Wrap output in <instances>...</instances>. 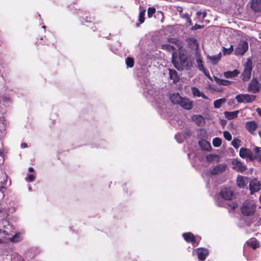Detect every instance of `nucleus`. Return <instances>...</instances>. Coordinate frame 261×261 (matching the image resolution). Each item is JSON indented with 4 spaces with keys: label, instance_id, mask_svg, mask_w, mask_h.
Here are the masks:
<instances>
[{
    "label": "nucleus",
    "instance_id": "12",
    "mask_svg": "<svg viewBox=\"0 0 261 261\" xmlns=\"http://www.w3.org/2000/svg\"><path fill=\"white\" fill-rule=\"evenodd\" d=\"M179 105L185 109L188 110L192 108V102L186 98L181 97Z\"/></svg>",
    "mask_w": 261,
    "mask_h": 261
},
{
    "label": "nucleus",
    "instance_id": "11",
    "mask_svg": "<svg viewBox=\"0 0 261 261\" xmlns=\"http://www.w3.org/2000/svg\"><path fill=\"white\" fill-rule=\"evenodd\" d=\"M220 195L225 200H230L232 196V193L229 189L225 188L220 191Z\"/></svg>",
    "mask_w": 261,
    "mask_h": 261
},
{
    "label": "nucleus",
    "instance_id": "39",
    "mask_svg": "<svg viewBox=\"0 0 261 261\" xmlns=\"http://www.w3.org/2000/svg\"><path fill=\"white\" fill-rule=\"evenodd\" d=\"M155 9L154 7H149L148 9L147 15L148 17H151L152 15L155 13Z\"/></svg>",
    "mask_w": 261,
    "mask_h": 261
},
{
    "label": "nucleus",
    "instance_id": "29",
    "mask_svg": "<svg viewBox=\"0 0 261 261\" xmlns=\"http://www.w3.org/2000/svg\"><path fill=\"white\" fill-rule=\"evenodd\" d=\"M226 100L225 98H220L215 100L214 102V106L215 108H219L221 107V105L225 103Z\"/></svg>",
    "mask_w": 261,
    "mask_h": 261
},
{
    "label": "nucleus",
    "instance_id": "13",
    "mask_svg": "<svg viewBox=\"0 0 261 261\" xmlns=\"http://www.w3.org/2000/svg\"><path fill=\"white\" fill-rule=\"evenodd\" d=\"M198 257L201 260H204L208 254L207 250L204 248H198L196 249Z\"/></svg>",
    "mask_w": 261,
    "mask_h": 261
},
{
    "label": "nucleus",
    "instance_id": "16",
    "mask_svg": "<svg viewBox=\"0 0 261 261\" xmlns=\"http://www.w3.org/2000/svg\"><path fill=\"white\" fill-rule=\"evenodd\" d=\"M192 94L195 97H202L204 99H208V97L196 87H192L191 88Z\"/></svg>",
    "mask_w": 261,
    "mask_h": 261
},
{
    "label": "nucleus",
    "instance_id": "23",
    "mask_svg": "<svg viewBox=\"0 0 261 261\" xmlns=\"http://www.w3.org/2000/svg\"><path fill=\"white\" fill-rule=\"evenodd\" d=\"M221 58V53L220 52L217 56H207V58L211 61L213 64H216Z\"/></svg>",
    "mask_w": 261,
    "mask_h": 261
},
{
    "label": "nucleus",
    "instance_id": "18",
    "mask_svg": "<svg viewBox=\"0 0 261 261\" xmlns=\"http://www.w3.org/2000/svg\"><path fill=\"white\" fill-rule=\"evenodd\" d=\"M239 74V71L237 69L233 71H227L223 73V75L225 78L231 79L237 76Z\"/></svg>",
    "mask_w": 261,
    "mask_h": 261
},
{
    "label": "nucleus",
    "instance_id": "9",
    "mask_svg": "<svg viewBox=\"0 0 261 261\" xmlns=\"http://www.w3.org/2000/svg\"><path fill=\"white\" fill-rule=\"evenodd\" d=\"M226 168V166L224 164H219L213 169H211V173L213 175H218L223 173Z\"/></svg>",
    "mask_w": 261,
    "mask_h": 261
},
{
    "label": "nucleus",
    "instance_id": "48",
    "mask_svg": "<svg viewBox=\"0 0 261 261\" xmlns=\"http://www.w3.org/2000/svg\"><path fill=\"white\" fill-rule=\"evenodd\" d=\"M256 111L257 112V113L261 116V109L259 108H257L256 110Z\"/></svg>",
    "mask_w": 261,
    "mask_h": 261
},
{
    "label": "nucleus",
    "instance_id": "28",
    "mask_svg": "<svg viewBox=\"0 0 261 261\" xmlns=\"http://www.w3.org/2000/svg\"><path fill=\"white\" fill-rule=\"evenodd\" d=\"M206 160L209 162H212L214 161L218 162L219 156L217 155L210 154L206 156Z\"/></svg>",
    "mask_w": 261,
    "mask_h": 261
},
{
    "label": "nucleus",
    "instance_id": "24",
    "mask_svg": "<svg viewBox=\"0 0 261 261\" xmlns=\"http://www.w3.org/2000/svg\"><path fill=\"white\" fill-rule=\"evenodd\" d=\"M198 144L204 150H208L211 148L210 144L205 140H201L199 141Z\"/></svg>",
    "mask_w": 261,
    "mask_h": 261
},
{
    "label": "nucleus",
    "instance_id": "40",
    "mask_svg": "<svg viewBox=\"0 0 261 261\" xmlns=\"http://www.w3.org/2000/svg\"><path fill=\"white\" fill-rule=\"evenodd\" d=\"M223 135L225 139L227 140L230 141L231 140V135L228 131H224Z\"/></svg>",
    "mask_w": 261,
    "mask_h": 261
},
{
    "label": "nucleus",
    "instance_id": "3",
    "mask_svg": "<svg viewBox=\"0 0 261 261\" xmlns=\"http://www.w3.org/2000/svg\"><path fill=\"white\" fill-rule=\"evenodd\" d=\"M256 96L248 94H239L236 96V99L239 103H251L254 101Z\"/></svg>",
    "mask_w": 261,
    "mask_h": 261
},
{
    "label": "nucleus",
    "instance_id": "55",
    "mask_svg": "<svg viewBox=\"0 0 261 261\" xmlns=\"http://www.w3.org/2000/svg\"><path fill=\"white\" fill-rule=\"evenodd\" d=\"M259 201H260V203H261V195L259 197Z\"/></svg>",
    "mask_w": 261,
    "mask_h": 261
},
{
    "label": "nucleus",
    "instance_id": "8",
    "mask_svg": "<svg viewBox=\"0 0 261 261\" xmlns=\"http://www.w3.org/2000/svg\"><path fill=\"white\" fill-rule=\"evenodd\" d=\"M260 184L256 179H253L250 181L249 189L251 194L258 192L260 189Z\"/></svg>",
    "mask_w": 261,
    "mask_h": 261
},
{
    "label": "nucleus",
    "instance_id": "14",
    "mask_svg": "<svg viewBox=\"0 0 261 261\" xmlns=\"http://www.w3.org/2000/svg\"><path fill=\"white\" fill-rule=\"evenodd\" d=\"M192 119L199 126H203L205 123L204 118L201 115H194Z\"/></svg>",
    "mask_w": 261,
    "mask_h": 261
},
{
    "label": "nucleus",
    "instance_id": "35",
    "mask_svg": "<svg viewBox=\"0 0 261 261\" xmlns=\"http://www.w3.org/2000/svg\"><path fill=\"white\" fill-rule=\"evenodd\" d=\"M213 144L216 147H219L221 144V140L219 138H215L213 140Z\"/></svg>",
    "mask_w": 261,
    "mask_h": 261
},
{
    "label": "nucleus",
    "instance_id": "38",
    "mask_svg": "<svg viewBox=\"0 0 261 261\" xmlns=\"http://www.w3.org/2000/svg\"><path fill=\"white\" fill-rule=\"evenodd\" d=\"M145 13V10H142L140 12L139 20L140 23H143L144 21V15Z\"/></svg>",
    "mask_w": 261,
    "mask_h": 261
},
{
    "label": "nucleus",
    "instance_id": "6",
    "mask_svg": "<svg viewBox=\"0 0 261 261\" xmlns=\"http://www.w3.org/2000/svg\"><path fill=\"white\" fill-rule=\"evenodd\" d=\"M248 44L246 41L241 40L239 42L237 48L236 49V55H243L248 50Z\"/></svg>",
    "mask_w": 261,
    "mask_h": 261
},
{
    "label": "nucleus",
    "instance_id": "50",
    "mask_svg": "<svg viewBox=\"0 0 261 261\" xmlns=\"http://www.w3.org/2000/svg\"><path fill=\"white\" fill-rule=\"evenodd\" d=\"M202 18L204 19L206 17V13L205 12H203L202 13Z\"/></svg>",
    "mask_w": 261,
    "mask_h": 261
},
{
    "label": "nucleus",
    "instance_id": "2",
    "mask_svg": "<svg viewBox=\"0 0 261 261\" xmlns=\"http://www.w3.org/2000/svg\"><path fill=\"white\" fill-rule=\"evenodd\" d=\"M256 205L253 201H245L241 207L242 213L245 216H252L254 214Z\"/></svg>",
    "mask_w": 261,
    "mask_h": 261
},
{
    "label": "nucleus",
    "instance_id": "36",
    "mask_svg": "<svg viewBox=\"0 0 261 261\" xmlns=\"http://www.w3.org/2000/svg\"><path fill=\"white\" fill-rule=\"evenodd\" d=\"M231 145L236 149L238 148L241 145V141L239 139H233L231 142Z\"/></svg>",
    "mask_w": 261,
    "mask_h": 261
},
{
    "label": "nucleus",
    "instance_id": "1",
    "mask_svg": "<svg viewBox=\"0 0 261 261\" xmlns=\"http://www.w3.org/2000/svg\"><path fill=\"white\" fill-rule=\"evenodd\" d=\"M180 63L176 61L174 57V53L172 54V62L174 66L178 70H182L184 69H189L191 67V62L186 58L180 56L179 58Z\"/></svg>",
    "mask_w": 261,
    "mask_h": 261
},
{
    "label": "nucleus",
    "instance_id": "26",
    "mask_svg": "<svg viewBox=\"0 0 261 261\" xmlns=\"http://www.w3.org/2000/svg\"><path fill=\"white\" fill-rule=\"evenodd\" d=\"M214 79L215 82L219 85L228 86L231 84V82L228 80L221 79L216 76L214 77Z\"/></svg>",
    "mask_w": 261,
    "mask_h": 261
},
{
    "label": "nucleus",
    "instance_id": "49",
    "mask_svg": "<svg viewBox=\"0 0 261 261\" xmlns=\"http://www.w3.org/2000/svg\"><path fill=\"white\" fill-rule=\"evenodd\" d=\"M193 43L195 44V46H196V48H197L198 47V44L197 43V41L196 39H193L192 40Z\"/></svg>",
    "mask_w": 261,
    "mask_h": 261
},
{
    "label": "nucleus",
    "instance_id": "33",
    "mask_svg": "<svg viewBox=\"0 0 261 261\" xmlns=\"http://www.w3.org/2000/svg\"><path fill=\"white\" fill-rule=\"evenodd\" d=\"M197 67L199 70L203 72L205 71V69L203 65L202 61L200 58L197 59Z\"/></svg>",
    "mask_w": 261,
    "mask_h": 261
},
{
    "label": "nucleus",
    "instance_id": "44",
    "mask_svg": "<svg viewBox=\"0 0 261 261\" xmlns=\"http://www.w3.org/2000/svg\"><path fill=\"white\" fill-rule=\"evenodd\" d=\"M28 179L29 181H33L34 179V176L32 174H29Z\"/></svg>",
    "mask_w": 261,
    "mask_h": 261
},
{
    "label": "nucleus",
    "instance_id": "20",
    "mask_svg": "<svg viewBox=\"0 0 261 261\" xmlns=\"http://www.w3.org/2000/svg\"><path fill=\"white\" fill-rule=\"evenodd\" d=\"M182 236L185 240L188 242L195 243L196 242L195 238L193 234L191 232L184 233Z\"/></svg>",
    "mask_w": 261,
    "mask_h": 261
},
{
    "label": "nucleus",
    "instance_id": "56",
    "mask_svg": "<svg viewBox=\"0 0 261 261\" xmlns=\"http://www.w3.org/2000/svg\"><path fill=\"white\" fill-rule=\"evenodd\" d=\"M42 28H43V29H45V26L44 25V26L42 27Z\"/></svg>",
    "mask_w": 261,
    "mask_h": 261
},
{
    "label": "nucleus",
    "instance_id": "34",
    "mask_svg": "<svg viewBox=\"0 0 261 261\" xmlns=\"http://www.w3.org/2000/svg\"><path fill=\"white\" fill-rule=\"evenodd\" d=\"M168 42L170 43L176 45L179 48H180L181 47L179 41L175 38H169L168 39Z\"/></svg>",
    "mask_w": 261,
    "mask_h": 261
},
{
    "label": "nucleus",
    "instance_id": "5",
    "mask_svg": "<svg viewBox=\"0 0 261 261\" xmlns=\"http://www.w3.org/2000/svg\"><path fill=\"white\" fill-rule=\"evenodd\" d=\"M239 155L242 158L245 159L246 161H252L254 160L251 150L248 148L241 147L240 149Z\"/></svg>",
    "mask_w": 261,
    "mask_h": 261
},
{
    "label": "nucleus",
    "instance_id": "45",
    "mask_svg": "<svg viewBox=\"0 0 261 261\" xmlns=\"http://www.w3.org/2000/svg\"><path fill=\"white\" fill-rule=\"evenodd\" d=\"M254 159H257L260 163H261V154L257 155L254 156Z\"/></svg>",
    "mask_w": 261,
    "mask_h": 261
},
{
    "label": "nucleus",
    "instance_id": "10",
    "mask_svg": "<svg viewBox=\"0 0 261 261\" xmlns=\"http://www.w3.org/2000/svg\"><path fill=\"white\" fill-rule=\"evenodd\" d=\"M233 165V169L237 171L243 172L247 169L246 167L238 159H234L232 162Z\"/></svg>",
    "mask_w": 261,
    "mask_h": 261
},
{
    "label": "nucleus",
    "instance_id": "17",
    "mask_svg": "<svg viewBox=\"0 0 261 261\" xmlns=\"http://www.w3.org/2000/svg\"><path fill=\"white\" fill-rule=\"evenodd\" d=\"M257 127V124L254 121L246 122V128L251 133H253Z\"/></svg>",
    "mask_w": 261,
    "mask_h": 261
},
{
    "label": "nucleus",
    "instance_id": "37",
    "mask_svg": "<svg viewBox=\"0 0 261 261\" xmlns=\"http://www.w3.org/2000/svg\"><path fill=\"white\" fill-rule=\"evenodd\" d=\"M134 59L132 58L128 57L126 59V64L128 67H132L134 66Z\"/></svg>",
    "mask_w": 261,
    "mask_h": 261
},
{
    "label": "nucleus",
    "instance_id": "7",
    "mask_svg": "<svg viewBox=\"0 0 261 261\" xmlns=\"http://www.w3.org/2000/svg\"><path fill=\"white\" fill-rule=\"evenodd\" d=\"M247 90L248 91L254 94L256 93L259 91V84L256 79L253 78L252 79L248 85Z\"/></svg>",
    "mask_w": 261,
    "mask_h": 261
},
{
    "label": "nucleus",
    "instance_id": "47",
    "mask_svg": "<svg viewBox=\"0 0 261 261\" xmlns=\"http://www.w3.org/2000/svg\"><path fill=\"white\" fill-rule=\"evenodd\" d=\"M203 72L204 73L205 75L211 80H212V77L211 76H210V74L206 71V70H205V71H203Z\"/></svg>",
    "mask_w": 261,
    "mask_h": 261
},
{
    "label": "nucleus",
    "instance_id": "43",
    "mask_svg": "<svg viewBox=\"0 0 261 261\" xmlns=\"http://www.w3.org/2000/svg\"><path fill=\"white\" fill-rule=\"evenodd\" d=\"M229 206L231 210H234L237 207V204L236 203L232 202L229 204Z\"/></svg>",
    "mask_w": 261,
    "mask_h": 261
},
{
    "label": "nucleus",
    "instance_id": "32",
    "mask_svg": "<svg viewBox=\"0 0 261 261\" xmlns=\"http://www.w3.org/2000/svg\"><path fill=\"white\" fill-rule=\"evenodd\" d=\"M233 47L232 45H230L229 48L223 47V51L224 55H230L233 51Z\"/></svg>",
    "mask_w": 261,
    "mask_h": 261
},
{
    "label": "nucleus",
    "instance_id": "19",
    "mask_svg": "<svg viewBox=\"0 0 261 261\" xmlns=\"http://www.w3.org/2000/svg\"><path fill=\"white\" fill-rule=\"evenodd\" d=\"M239 111L233 112H224V114L226 118L229 120L233 119L237 117Z\"/></svg>",
    "mask_w": 261,
    "mask_h": 261
},
{
    "label": "nucleus",
    "instance_id": "46",
    "mask_svg": "<svg viewBox=\"0 0 261 261\" xmlns=\"http://www.w3.org/2000/svg\"><path fill=\"white\" fill-rule=\"evenodd\" d=\"M202 25H199V24H195L193 28L195 30H197V29H201L202 28Z\"/></svg>",
    "mask_w": 261,
    "mask_h": 261
},
{
    "label": "nucleus",
    "instance_id": "21",
    "mask_svg": "<svg viewBox=\"0 0 261 261\" xmlns=\"http://www.w3.org/2000/svg\"><path fill=\"white\" fill-rule=\"evenodd\" d=\"M169 74L170 79L173 81V83H176L179 81V77L177 72L174 69H169Z\"/></svg>",
    "mask_w": 261,
    "mask_h": 261
},
{
    "label": "nucleus",
    "instance_id": "30",
    "mask_svg": "<svg viewBox=\"0 0 261 261\" xmlns=\"http://www.w3.org/2000/svg\"><path fill=\"white\" fill-rule=\"evenodd\" d=\"M22 240L21 234L20 233H16L13 237L10 239V241L12 242H19Z\"/></svg>",
    "mask_w": 261,
    "mask_h": 261
},
{
    "label": "nucleus",
    "instance_id": "22",
    "mask_svg": "<svg viewBox=\"0 0 261 261\" xmlns=\"http://www.w3.org/2000/svg\"><path fill=\"white\" fill-rule=\"evenodd\" d=\"M181 97L177 93H173L170 97L171 101L174 104H179Z\"/></svg>",
    "mask_w": 261,
    "mask_h": 261
},
{
    "label": "nucleus",
    "instance_id": "27",
    "mask_svg": "<svg viewBox=\"0 0 261 261\" xmlns=\"http://www.w3.org/2000/svg\"><path fill=\"white\" fill-rule=\"evenodd\" d=\"M162 48L164 49L170 51H172V54L173 53H174V56L175 55H176L175 47L171 44H163L162 45Z\"/></svg>",
    "mask_w": 261,
    "mask_h": 261
},
{
    "label": "nucleus",
    "instance_id": "15",
    "mask_svg": "<svg viewBox=\"0 0 261 261\" xmlns=\"http://www.w3.org/2000/svg\"><path fill=\"white\" fill-rule=\"evenodd\" d=\"M251 8L255 12L261 10V0H251Z\"/></svg>",
    "mask_w": 261,
    "mask_h": 261
},
{
    "label": "nucleus",
    "instance_id": "51",
    "mask_svg": "<svg viewBox=\"0 0 261 261\" xmlns=\"http://www.w3.org/2000/svg\"><path fill=\"white\" fill-rule=\"evenodd\" d=\"M202 13L201 12L198 11V12H197L196 14H197V15L198 16H199V17L201 15H202Z\"/></svg>",
    "mask_w": 261,
    "mask_h": 261
},
{
    "label": "nucleus",
    "instance_id": "31",
    "mask_svg": "<svg viewBox=\"0 0 261 261\" xmlns=\"http://www.w3.org/2000/svg\"><path fill=\"white\" fill-rule=\"evenodd\" d=\"M247 244L253 249H256L258 247V242L255 239H250L247 242Z\"/></svg>",
    "mask_w": 261,
    "mask_h": 261
},
{
    "label": "nucleus",
    "instance_id": "53",
    "mask_svg": "<svg viewBox=\"0 0 261 261\" xmlns=\"http://www.w3.org/2000/svg\"><path fill=\"white\" fill-rule=\"evenodd\" d=\"M4 196V195L3 192H2V191H0V197H1L2 198H3Z\"/></svg>",
    "mask_w": 261,
    "mask_h": 261
},
{
    "label": "nucleus",
    "instance_id": "4",
    "mask_svg": "<svg viewBox=\"0 0 261 261\" xmlns=\"http://www.w3.org/2000/svg\"><path fill=\"white\" fill-rule=\"evenodd\" d=\"M252 64L251 60L248 59L244 66V71L242 73L243 80L244 81H247L250 78L252 69Z\"/></svg>",
    "mask_w": 261,
    "mask_h": 261
},
{
    "label": "nucleus",
    "instance_id": "42",
    "mask_svg": "<svg viewBox=\"0 0 261 261\" xmlns=\"http://www.w3.org/2000/svg\"><path fill=\"white\" fill-rule=\"evenodd\" d=\"M183 17L185 18L187 22L189 23L190 25H191L192 23H191V20L188 14H185L183 16Z\"/></svg>",
    "mask_w": 261,
    "mask_h": 261
},
{
    "label": "nucleus",
    "instance_id": "52",
    "mask_svg": "<svg viewBox=\"0 0 261 261\" xmlns=\"http://www.w3.org/2000/svg\"><path fill=\"white\" fill-rule=\"evenodd\" d=\"M21 146L22 147L25 148L27 147V145L25 143H23V144H21Z\"/></svg>",
    "mask_w": 261,
    "mask_h": 261
},
{
    "label": "nucleus",
    "instance_id": "25",
    "mask_svg": "<svg viewBox=\"0 0 261 261\" xmlns=\"http://www.w3.org/2000/svg\"><path fill=\"white\" fill-rule=\"evenodd\" d=\"M247 178H244L242 176L239 175L237 179V183L238 187L240 188H244L246 186L245 179H247Z\"/></svg>",
    "mask_w": 261,
    "mask_h": 261
},
{
    "label": "nucleus",
    "instance_id": "54",
    "mask_svg": "<svg viewBox=\"0 0 261 261\" xmlns=\"http://www.w3.org/2000/svg\"><path fill=\"white\" fill-rule=\"evenodd\" d=\"M29 170L30 172H33L34 171V169L32 167H30L29 168Z\"/></svg>",
    "mask_w": 261,
    "mask_h": 261
},
{
    "label": "nucleus",
    "instance_id": "41",
    "mask_svg": "<svg viewBox=\"0 0 261 261\" xmlns=\"http://www.w3.org/2000/svg\"><path fill=\"white\" fill-rule=\"evenodd\" d=\"M254 151L255 153V155H257L258 154H260L261 153V148L260 147H255L254 148Z\"/></svg>",
    "mask_w": 261,
    "mask_h": 261
}]
</instances>
